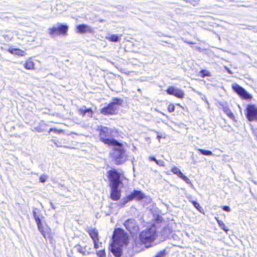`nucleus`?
Instances as JSON below:
<instances>
[{
	"label": "nucleus",
	"instance_id": "obj_13",
	"mask_svg": "<svg viewBox=\"0 0 257 257\" xmlns=\"http://www.w3.org/2000/svg\"><path fill=\"white\" fill-rule=\"evenodd\" d=\"M124 225L126 229L132 234L136 233L139 229L137 222L133 219H128L125 221L124 223Z\"/></svg>",
	"mask_w": 257,
	"mask_h": 257
},
{
	"label": "nucleus",
	"instance_id": "obj_38",
	"mask_svg": "<svg viewBox=\"0 0 257 257\" xmlns=\"http://www.w3.org/2000/svg\"><path fill=\"white\" fill-rule=\"evenodd\" d=\"M177 176L182 179L184 176V175L180 171V172L178 174Z\"/></svg>",
	"mask_w": 257,
	"mask_h": 257
},
{
	"label": "nucleus",
	"instance_id": "obj_37",
	"mask_svg": "<svg viewBox=\"0 0 257 257\" xmlns=\"http://www.w3.org/2000/svg\"><path fill=\"white\" fill-rule=\"evenodd\" d=\"M187 2H189V1H186ZM189 3L193 5V6H195L196 5V4L197 3V2L195 1H189Z\"/></svg>",
	"mask_w": 257,
	"mask_h": 257
},
{
	"label": "nucleus",
	"instance_id": "obj_43",
	"mask_svg": "<svg viewBox=\"0 0 257 257\" xmlns=\"http://www.w3.org/2000/svg\"><path fill=\"white\" fill-rule=\"evenodd\" d=\"M226 68V69L227 70V72H228L229 74H232L231 71L229 69H228V68Z\"/></svg>",
	"mask_w": 257,
	"mask_h": 257
},
{
	"label": "nucleus",
	"instance_id": "obj_11",
	"mask_svg": "<svg viewBox=\"0 0 257 257\" xmlns=\"http://www.w3.org/2000/svg\"><path fill=\"white\" fill-rule=\"evenodd\" d=\"M232 89L236 92L241 97L245 99H250L252 98L251 95L249 94L243 88L239 86L236 83L232 85Z\"/></svg>",
	"mask_w": 257,
	"mask_h": 257
},
{
	"label": "nucleus",
	"instance_id": "obj_23",
	"mask_svg": "<svg viewBox=\"0 0 257 257\" xmlns=\"http://www.w3.org/2000/svg\"><path fill=\"white\" fill-rule=\"evenodd\" d=\"M34 63L31 59H29L25 63L24 67L27 69H32L34 68Z\"/></svg>",
	"mask_w": 257,
	"mask_h": 257
},
{
	"label": "nucleus",
	"instance_id": "obj_4",
	"mask_svg": "<svg viewBox=\"0 0 257 257\" xmlns=\"http://www.w3.org/2000/svg\"><path fill=\"white\" fill-rule=\"evenodd\" d=\"M111 130L110 128L103 127L100 131L99 138L100 141L105 144L113 146L116 144L117 142L115 140L111 138Z\"/></svg>",
	"mask_w": 257,
	"mask_h": 257
},
{
	"label": "nucleus",
	"instance_id": "obj_25",
	"mask_svg": "<svg viewBox=\"0 0 257 257\" xmlns=\"http://www.w3.org/2000/svg\"><path fill=\"white\" fill-rule=\"evenodd\" d=\"M166 254V252L165 249H163L162 250L158 252L157 254L154 257H165Z\"/></svg>",
	"mask_w": 257,
	"mask_h": 257
},
{
	"label": "nucleus",
	"instance_id": "obj_27",
	"mask_svg": "<svg viewBox=\"0 0 257 257\" xmlns=\"http://www.w3.org/2000/svg\"><path fill=\"white\" fill-rule=\"evenodd\" d=\"M200 73L201 74L202 76L204 77L205 76H210V73L205 70H202L200 71Z\"/></svg>",
	"mask_w": 257,
	"mask_h": 257
},
{
	"label": "nucleus",
	"instance_id": "obj_46",
	"mask_svg": "<svg viewBox=\"0 0 257 257\" xmlns=\"http://www.w3.org/2000/svg\"><path fill=\"white\" fill-rule=\"evenodd\" d=\"M138 91H141V89H140V88H139V89H138Z\"/></svg>",
	"mask_w": 257,
	"mask_h": 257
},
{
	"label": "nucleus",
	"instance_id": "obj_30",
	"mask_svg": "<svg viewBox=\"0 0 257 257\" xmlns=\"http://www.w3.org/2000/svg\"><path fill=\"white\" fill-rule=\"evenodd\" d=\"M171 171L174 174H176L177 175H178V174L180 172V170L177 167H173L172 170H171Z\"/></svg>",
	"mask_w": 257,
	"mask_h": 257
},
{
	"label": "nucleus",
	"instance_id": "obj_17",
	"mask_svg": "<svg viewBox=\"0 0 257 257\" xmlns=\"http://www.w3.org/2000/svg\"><path fill=\"white\" fill-rule=\"evenodd\" d=\"M111 198L113 200H118L120 196V192L118 189V186H110Z\"/></svg>",
	"mask_w": 257,
	"mask_h": 257
},
{
	"label": "nucleus",
	"instance_id": "obj_15",
	"mask_svg": "<svg viewBox=\"0 0 257 257\" xmlns=\"http://www.w3.org/2000/svg\"><path fill=\"white\" fill-rule=\"evenodd\" d=\"M78 114L82 117L86 115L88 117H91L93 111L91 108H87L86 106L83 105L78 109Z\"/></svg>",
	"mask_w": 257,
	"mask_h": 257
},
{
	"label": "nucleus",
	"instance_id": "obj_35",
	"mask_svg": "<svg viewBox=\"0 0 257 257\" xmlns=\"http://www.w3.org/2000/svg\"><path fill=\"white\" fill-rule=\"evenodd\" d=\"M156 163L160 166H164V162L162 160H157L156 162Z\"/></svg>",
	"mask_w": 257,
	"mask_h": 257
},
{
	"label": "nucleus",
	"instance_id": "obj_42",
	"mask_svg": "<svg viewBox=\"0 0 257 257\" xmlns=\"http://www.w3.org/2000/svg\"><path fill=\"white\" fill-rule=\"evenodd\" d=\"M223 158L222 159V160H223V161H227V160L226 159V156H223Z\"/></svg>",
	"mask_w": 257,
	"mask_h": 257
},
{
	"label": "nucleus",
	"instance_id": "obj_28",
	"mask_svg": "<svg viewBox=\"0 0 257 257\" xmlns=\"http://www.w3.org/2000/svg\"><path fill=\"white\" fill-rule=\"evenodd\" d=\"M191 202L193 204V206L196 209H197L200 212H201L200 209H201V207L200 206L199 204L195 201H191Z\"/></svg>",
	"mask_w": 257,
	"mask_h": 257
},
{
	"label": "nucleus",
	"instance_id": "obj_45",
	"mask_svg": "<svg viewBox=\"0 0 257 257\" xmlns=\"http://www.w3.org/2000/svg\"><path fill=\"white\" fill-rule=\"evenodd\" d=\"M187 43H189V44H193V43H191V42H187Z\"/></svg>",
	"mask_w": 257,
	"mask_h": 257
},
{
	"label": "nucleus",
	"instance_id": "obj_31",
	"mask_svg": "<svg viewBox=\"0 0 257 257\" xmlns=\"http://www.w3.org/2000/svg\"><path fill=\"white\" fill-rule=\"evenodd\" d=\"M47 178V176L46 175H43L40 177V181L42 183H44L45 182Z\"/></svg>",
	"mask_w": 257,
	"mask_h": 257
},
{
	"label": "nucleus",
	"instance_id": "obj_26",
	"mask_svg": "<svg viewBox=\"0 0 257 257\" xmlns=\"http://www.w3.org/2000/svg\"><path fill=\"white\" fill-rule=\"evenodd\" d=\"M217 222L219 225V226L223 229L224 230V231H227L228 230V229H226V227H225V224H224V223L221 221V220H217Z\"/></svg>",
	"mask_w": 257,
	"mask_h": 257
},
{
	"label": "nucleus",
	"instance_id": "obj_24",
	"mask_svg": "<svg viewBox=\"0 0 257 257\" xmlns=\"http://www.w3.org/2000/svg\"><path fill=\"white\" fill-rule=\"evenodd\" d=\"M198 151H199L201 154L206 156H211L213 154L211 151L209 150H203L201 149H197Z\"/></svg>",
	"mask_w": 257,
	"mask_h": 257
},
{
	"label": "nucleus",
	"instance_id": "obj_12",
	"mask_svg": "<svg viewBox=\"0 0 257 257\" xmlns=\"http://www.w3.org/2000/svg\"><path fill=\"white\" fill-rule=\"evenodd\" d=\"M145 195L141 191L138 190H134L133 192H132L127 196L126 199H125L122 203V206L125 205L128 201H131L134 199H136L138 200H142L144 198Z\"/></svg>",
	"mask_w": 257,
	"mask_h": 257
},
{
	"label": "nucleus",
	"instance_id": "obj_18",
	"mask_svg": "<svg viewBox=\"0 0 257 257\" xmlns=\"http://www.w3.org/2000/svg\"><path fill=\"white\" fill-rule=\"evenodd\" d=\"M87 232L92 239L93 242H97L98 240V231L96 229L89 228L87 229Z\"/></svg>",
	"mask_w": 257,
	"mask_h": 257
},
{
	"label": "nucleus",
	"instance_id": "obj_19",
	"mask_svg": "<svg viewBox=\"0 0 257 257\" xmlns=\"http://www.w3.org/2000/svg\"><path fill=\"white\" fill-rule=\"evenodd\" d=\"M110 250L116 257H120L121 255V248L120 247H117L114 243L111 245Z\"/></svg>",
	"mask_w": 257,
	"mask_h": 257
},
{
	"label": "nucleus",
	"instance_id": "obj_22",
	"mask_svg": "<svg viewBox=\"0 0 257 257\" xmlns=\"http://www.w3.org/2000/svg\"><path fill=\"white\" fill-rule=\"evenodd\" d=\"M106 39L109 41L116 42L119 41L120 39L116 35H110L106 37Z\"/></svg>",
	"mask_w": 257,
	"mask_h": 257
},
{
	"label": "nucleus",
	"instance_id": "obj_41",
	"mask_svg": "<svg viewBox=\"0 0 257 257\" xmlns=\"http://www.w3.org/2000/svg\"><path fill=\"white\" fill-rule=\"evenodd\" d=\"M94 242V247L95 248H98V245L97 244V242Z\"/></svg>",
	"mask_w": 257,
	"mask_h": 257
},
{
	"label": "nucleus",
	"instance_id": "obj_21",
	"mask_svg": "<svg viewBox=\"0 0 257 257\" xmlns=\"http://www.w3.org/2000/svg\"><path fill=\"white\" fill-rule=\"evenodd\" d=\"M75 248H76V250L81 253L83 255H87L89 253L88 250H87V246H83L79 244L76 245L75 246Z\"/></svg>",
	"mask_w": 257,
	"mask_h": 257
},
{
	"label": "nucleus",
	"instance_id": "obj_44",
	"mask_svg": "<svg viewBox=\"0 0 257 257\" xmlns=\"http://www.w3.org/2000/svg\"><path fill=\"white\" fill-rule=\"evenodd\" d=\"M160 138H161V136H160L159 135H158L157 139L159 140V141L160 140Z\"/></svg>",
	"mask_w": 257,
	"mask_h": 257
},
{
	"label": "nucleus",
	"instance_id": "obj_32",
	"mask_svg": "<svg viewBox=\"0 0 257 257\" xmlns=\"http://www.w3.org/2000/svg\"><path fill=\"white\" fill-rule=\"evenodd\" d=\"M97 255L99 257H104L105 255V253L104 250H100L97 252Z\"/></svg>",
	"mask_w": 257,
	"mask_h": 257
},
{
	"label": "nucleus",
	"instance_id": "obj_33",
	"mask_svg": "<svg viewBox=\"0 0 257 257\" xmlns=\"http://www.w3.org/2000/svg\"><path fill=\"white\" fill-rule=\"evenodd\" d=\"M182 179H183L186 183L191 184L190 180L186 176L184 175Z\"/></svg>",
	"mask_w": 257,
	"mask_h": 257
},
{
	"label": "nucleus",
	"instance_id": "obj_2",
	"mask_svg": "<svg viewBox=\"0 0 257 257\" xmlns=\"http://www.w3.org/2000/svg\"><path fill=\"white\" fill-rule=\"evenodd\" d=\"M156 236V226H152L141 232L139 239L143 243L145 244L147 247H148L155 240Z\"/></svg>",
	"mask_w": 257,
	"mask_h": 257
},
{
	"label": "nucleus",
	"instance_id": "obj_6",
	"mask_svg": "<svg viewBox=\"0 0 257 257\" xmlns=\"http://www.w3.org/2000/svg\"><path fill=\"white\" fill-rule=\"evenodd\" d=\"M68 30V26L66 25L58 23L55 26L48 29V33L52 37L60 35H66Z\"/></svg>",
	"mask_w": 257,
	"mask_h": 257
},
{
	"label": "nucleus",
	"instance_id": "obj_29",
	"mask_svg": "<svg viewBox=\"0 0 257 257\" xmlns=\"http://www.w3.org/2000/svg\"><path fill=\"white\" fill-rule=\"evenodd\" d=\"M168 110L170 112H172L175 110V106L173 104H170L168 106Z\"/></svg>",
	"mask_w": 257,
	"mask_h": 257
},
{
	"label": "nucleus",
	"instance_id": "obj_10",
	"mask_svg": "<svg viewBox=\"0 0 257 257\" xmlns=\"http://www.w3.org/2000/svg\"><path fill=\"white\" fill-rule=\"evenodd\" d=\"M232 89L236 92L241 97L245 99H250L252 98L251 95L249 94L243 88L239 86L236 83L232 85Z\"/></svg>",
	"mask_w": 257,
	"mask_h": 257
},
{
	"label": "nucleus",
	"instance_id": "obj_1",
	"mask_svg": "<svg viewBox=\"0 0 257 257\" xmlns=\"http://www.w3.org/2000/svg\"><path fill=\"white\" fill-rule=\"evenodd\" d=\"M110 156L112 160L116 165H120L124 163L127 159V155L124 149V146L118 142L114 144Z\"/></svg>",
	"mask_w": 257,
	"mask_h": 257
},
{
	"label": "nucleus",
	"instance_id": "obj_7",
	"mask_svg": "<svg viewBox=\"0 0 257 257\" xmlns=\"http://www.w3.org/2000/svg\"><path fill=\"white\" fill-rule=\"evenodd\" d=\"M108 179L110 182V186H119L121 183L120 174L116 170L112 169L107 172Z\"/></svg>",
	"mask_w": 257,
	"mask_h": 257
},
{
	"label": "nucleus",
	"instance_id": "obj_20",
	"mask_svg": "<svg viewBox=\"0 0 257 257\" xmlns=\"http://www.w3.org/2000/svg\"><path fill=\"white\" fill-rule=\"evenodd\" d=\"M8 51L13 55L20 56H24L25 54V52L24 51L19 49L9 48Z\"/></svg>",
	"mask_w": 257,
	"mask_h": 257
},
{
	"label": "nucleus",
	"instance_id": "obj_16",
	"mask_svg": "<svg viewBox=\"0 0 257 257\" xmlns=\"http://www.w3.org/2000/svg\"><path fill=\"white\" fill-rule=\"evenodd\" d=\"M77 32L82 34L86 33H91L93 32V30L92 28L84 24L78 25L77 26Z\"/></svg>",
	"mask_w": 257,
	"mask_h": 257
},
{
	"label": "nucleus",
	"instance_id": "obj_14",
	"mask_svg": "<svg viewBox=\"0 0 257 257\" xmlns=\"http://www.w3.org/2000/svg\"><path fill=\"white\" fill-rule=\"evenodd\" d=\"M168 94L175 96L178 98H181L183 97L184 92L181 89L176 88L173 86H170L166 90Z\"/></svg>",
	"mask_w": 257,
	"mask_h": 257
},
{
	"label": "nucleus",
	"instance_id": "obj_5",
	"mask_svg": "<svg viewBox=\"0 0 257 257\" xmlns=\"http://www.w3.org/2000/svg\"><path fill=\"white\" fill-rule=\"evenodd\" d=\"M112 239L114 244L122 246L127 243V236L122 229L117 228L114 231Z\"/></svg>",
	"mask_w": 257,
	"mask_h": 257
},
{
	"label": "nucleus",
	"instance_id": "obj_3",
	"mask_svg": "<svg viewBox=\"0 0 257 257\" xmlns=\"http://www.w3.org/2000/svg\"><path fill=\"white\" fill-rule=\"evenodd\" d=\"M122 100L117 98H114L113 101L109 103L107 106L101 109V113L107 115H113L117 113L119 106L122 104Z\"/></svg>",
	"mask_w": 257,
	"mask_h": 257
},
{
	"label": "nucleus",
	"instance_id": "obj_39",
	"mask_svg": "<svg viewBox=\"0 0 257 257\" xmlns=\"http://www.w3.org/2000/svg\"><path fill=\"white\" fill-rule=\"evenodd\" d=\"M149 160L151 161H155V162H156L157 160L155 158V157H149Z\"/></svg>",
	"mask_w": 257,
	"mask_h": 257
},
{
	"label": "nucleus",
	"instance_id": "obj_9",
	"mask_svg": "<svg viewBox=\"0 0 257 257\" xmlns=\"http://www.w3.org/2000/svg\"><path fill=\"white\" fill-rule=\"evenodd\" d=\"M35 218L39 230L45 238H49L51 234L50 228L46 225L43 226L39 217H35Z\"/></svg>",
	"mask_w": 257,
	"mask_h": 257
},
{
	"label": "nucleus",
	"instance_id": "obj_8",
	"mask_svg": "<svg viewBox=\"0 0 257 257\" xmlns=\"http://www.w3.org/2000/svg\"><path fill=\"white\" fill-rule=\"evenodd\" d=\"M246 117L249 121H257V107L253 104H249L245 109Z\"/></svg>",
	"mask_w": 257,
	"mask_h": 257
},
{
	"label": "nucleus",
	"instance_id": "obj_34",
	"mask_svg": "<svg viewBox=\"0 0 257 257\" xmlns=\"http://www.w3.org/2000/svg\"><path fill=\"white\" fill-rule=\"evenodd\" d=\"M225 112H226L227 114L229 116V117L232 118L234 116L233 114L229 109H227V110H225Z\"/></svg>",
	"mask_w": 257,
	"mask_h": 257
},
{
	"label": "nucleus",
	"instance_id": "obj_36",
	"mask_svg": "<svg viewBox=\"0 0 257 257\" xmlns=\"http://www.w3.org/2000/svg\"><path fill=\"white\" fill-rule=\"evenodd\" d=\"M222 209H223V210L224 211H227V212H229V211H230V208L228 206H223Z\"/></svg>",
	"mask_w": 257,
	"mask_h": 257
},
{
	"label": "nucleus",
	"instance_id": "obj_40",
	"mask_svg": "<svg viewBox=\"0 0 257 257\" xmlns=\"http://www.w3.org/2000/svg\"><path fill=\"white\" fill-rule=\"evenodd\" d=\"M57 132V130L55 128H51L49 131V133H50V132Z\"/></svg>",
	"mask_w": 257,
	"mask_h": 257
}]
</instances>
